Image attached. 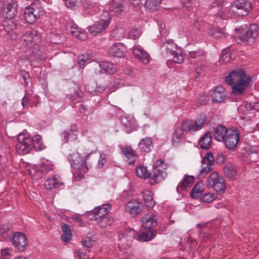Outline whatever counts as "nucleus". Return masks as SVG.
Segmentation results:
<instances>
[{
	"label": "nucleus",
	"instance_id": "obj_1",
	"mask_svg": "<svg viewBox=\"0 0 259 259\" xmlns=\"http://www.w3.org/2000/svg\"><path fill=\"white\" fill-rule=\"evenodd\" d=\"M252 81V77L247 76L241 68L232 70L225 77L226 83L232 87V93L236 96L243 94L246 88L251 84Z\"/></svg>",
	"mask_w": 259,
	"mask_h": 259
},
{
	"label": "nucleus",
	"instance_id": "obj_2",
	"mask_svg": "<svg viewBox=\"0 0 259 259\" xmlns=\"http://www.w3.org/2000/svg\"><path fill=\"white\" fill-rule=\"evenodd\" d=\"M206 121L205 115H201L194 122L193 121H184L181 127L176 128L171 140L173 146H177L181 143L184 132L198 131L202 128Z\"/></svg>",
	"mask_w": 259,
	"mask_h": 259
},
{
	"label": "nucleus",
	"instance_id": "obj_3",
	"mask_svg": "<svg viewBox=\"0 0 259 259\" xmlns=\"http://www.w3.org/2000/svg\"><path fill=\"white\" fill-rule=\"evenodd\" d=\"M160 51L163 57L168 58L166 62L167 65L171 62L181 64L184 61V58L180 47L172 39L166 40L161 45Z\"/></svg>",
	"mask_w": 259,
	"mask_h": 259
},
{
	"label": "nucleus",
	"instance_id": "obj_4",
	"mask_svg": "<svg viewBox=\"0 0 259 259\" xmlns=\"http://www.w3.org/2000/svg\"><path fill=\"white\" fill-rule=\"evenodd\" d=\"M235 36L241 41H245L251 45L254 42L259 34L257 24H252L248 27L246 24L242 25L235 29Z\"/></svg>",
	"mask_w": 259,
	"mask_h": 259
},
{
	"label": "nucleus",
	"instance_id": "obj_5",
	"mask_svg": "<svg viewBox=\"0 0 259 259\" xmlns=\"http://www.w3.org/2000/svg\"><path fill=\"white\" fill-rule=\"evenodd\" d=\"M94 151L87 154L84 157H81L78 153L70 154L68 160L72 167L76 170H80L81 172H86L89 169L88 164H90L92 161L90 160V157Z\"/></svg>",
	"mask_w": 259,
	"mask_h": 259
},
{
	"label": "nucleus",
	"instance_id": "obj_6",
	"mask_svg": "<svg viewBox=\"0 0 259 259\" xmlns=\"http://www.w3.org/2000/svg\"><path fill=\"white\" fill-rule=\"evenodd\" d=\"M44 9L40 3L33 2L25 8L24 16L28 23L32 24L44 13Z\"/></svg>",
	"mask_w": 259,
	"mask_h": 259
},
{
	"label": "nucleus",
	"instance_id": "obj_7",
	"mask_svg": "<svg viewBox=\"0 0 259 259\" xmlns=\"http://www.w3.org/2000/svg\"><path fill=\"white\" fill-rule=\"evenodd\" d=\"M18 143L16 145L17 152L20 155L27 154L32 149V138L26 135L20 134L17 137Z\"/></svg>",
	"mask_w": 259,
	"mask_h": 259
},
{
	"label": "nucleus",
	"instance_id": "obj_8",
	"mask_svg": "<svg viewBox=\"0 0 259 259\" xmlns=\"http://www.w3.org/2000/svg\"><path fill=\"white\" fill-rule=\"evenodd\" d=\"M252 4L247 0H240L234 3L230 8L231 11L238 16H245L252 11Z\"/></svg>",
	"mask_w": 259,
	"mask_h": 259
},
{
	"label": "nucleus",
	"instance_id": "obj_9",
	"mask_svg": "<svg viewBox=\"0 0 259 259\" xmlns=\"http://www.w3.org/2000/svg\"><path fill=\"white\" fill-rule=\"evenodd\" d=\"M206 186L208 188H213L218 192H224L226 189L224 178L215 171L209 176L206 181Z\"/></svg>",
	"mask_w": 259,
	"mask_h": 259
},
{
	"label": "nucleus",
	"instance_id": "obj_10",
	"mask_svg": "<svg viewBox=\"0 0 259 259\" xmlns=\"http://www.w3.org/2000/svg\"><path fill=\"white\" fill-rule=\"evenodd\" d=\"M12 244L20 251L26 250V247L28 244V241L25 234L23 233L14 232L11 238Z\"/></svg>",
	"mask_w": 259,
	"mask_h": 259
},
{
	"label": "nucleus",
	"instance_id": "obj_11",
	"mask_svg": "<svg viewBox=\"0 0 259 259\" xmlns=\"http://www.w3.org/2000/svg\"><path fill=\"white\" fill-rule=\"evenodd\" d=\"M214 163V160L212 153H206L202 160V167L200 170V174L197 176V178L200 179L201 176L204 177L208 172L210 171L213 169Z\"/></svg>",
	"mask_w": 259,
	"mask_h": 259
},
{
	"label": "nucleus",
	"instance_id": "obj_12",
	"mask_svg": "<svg viewBox=\"0 0 259 259\" xmlns=\"http://www.w3.org/2000/svg\"><path fill=\"white\" fill-rule=\"evenodd\" d=\"M240 140V135L237 130L229 132L225 140L223 141L225 147L229 150L235 151L237 144Z\"/></svg>",
	"mask_w": 259,
	"mask_h": 259
},
{
	"label": "nucleus",
	"instance_id": "obj_13",
	"mask_svg": "<svg viewBox=\"0 0 259 259\" xmlns=\"http://www.w3.org/2000/svg\"><path fill=\"white\" fill-rule=\"evenodd\" d=\"M108 16L106 19H101L100 20L96 22L92 25L88 27L89 32L94 36L97 35L102 31L105 30L109 26L111 18L108 13H106Z\"/></svg>",
	"mask_w": 259,
	"mask_h": 259
},
{
	"label": "nucleus",
	"instance_id": "obj_14",
	"mask_svg": "<svg viewBox=\"0 0 259 259\" xmlns=\"http://www.w3.org/2000/svg\"><path fill=\"white\" fill-rule=\"evenodd\" d=\"M206 52L201 48H197L188 52L187 58L192 64H197L203 61L206 57Z\"/></svg>",
	"mask_w": 259,
	"mask_h": 259
},
{
	"label": "nucleus",
	"instance_id": "obj_15",
	"mask_svg": "<svg viewBox=\"0 0 259 259\" xmlns=\"http://www.w3.org/2000/svg\"><path fill=\"white\" fill-rule=\"evenodd\" d=\"M40 33L36 30L27 31L22 37V39L29 47L37 45L41 41Z\"/></svg>",
	"mask_w": 259,
	"mask_h": 259
},
{
	"label": "nucleus",
	"instance_id": "obj_16",
	"mask_svg": "<svg viewBox=\"0 0 259 259\" xmlns=\"http://www.w3.org/2000/svg\"><path fill=\"white\" fill-rule=\"evenodd\" d=\"M143 208V204L137 199L128 201L125 206V210L134 218L139 215Z\"/></svg>",
	"mask_w": 259,
	"mask_h": 259
},
{
	"label": "nucleus",
	"instance_id": "obj_17",
	"mask_svg": "<svg viewBox=\"0 0 259 259\" xmlns=\"http://www.w3.org/2000/svg\"><path fill=\"white\" fill-rule=\"evenodd\" d=\"M157 215L152 212L145 214L141 219L143 227L147 229H151L158 225Z\"/></svg>",
	"mask_w": 259,
	"mask_h": 259
},
{
	"label": "nucleus",
	"instance_id": "obj_18",
	"mask_svg": "<svg viewBox=\"0 0 259 259\" xmlns=\"http://www.w3.org/2000/svg\"><path fill=\"white\" fill-rule=\"evenodd\" d=\"M121 154L124 156L126 159L125 161L129 165L134 164L136 157L137 156L136 150L130 145H126L121 147Z\"/></svg>",
	"mask_w": 259,
	"mask_h": 259
},
{
	"label": "nucleus",
	"instance_id": "obj_19",
	"mask_svg": "<svg viewBox=\"0 0 259 259\" xmlns=\"http://www.w3.org/2000/svg\"><path fill=\"white\" fill-rule=\"evenodd\" d=\"M210 94L213 103H221L227 98L226 90L222 86H218L212 89Z\"/></svg>",
	"mask_w": 259,
	"mask_h": 259
},
{
	"label": "nucleus",
	"instance_id": "obj_20",
	"mask_svg": "<svg viewBox=\"0 0 259 259\" xmlns=\"http://www.w3.org/2000/svg\"><path fill=\"white\" fill-rule=\"evenodd\" d=\"M166 169H152L150 175V183L154 185L163 181L166 177Z\"/></svg>",
	"mask_w": 259,
	"mask_h": 259
},
{
	"label": "nucleus",
	"instance_id": "obj_21",
	"mask_svg": "<svg viewBox=\"0 0 259 259\" xmlns=\"http://www.w3.org/2000/svg\"><path fill=\"white\" fill-rule=\"evenodd\" d=\"M110 3L109 6V11L114 15H118L123 12V0H109Z\"/></svg>",
	"mask_w": 259,
	"mask_h": 259
},
{
	"label": "nucleus",
	"instance_id": "obj_22",
	"mask_svg": "<svg viewBox=\"0 0 259 259\" xmlns=\"http://www.w3.org/2000/svg\"><path fill=\"white\" fill-rule=\"evenodd\" d=\"M111 206L109 204H106L101 206H97L92 210V213L94 215L95 220H98L104 218L109 212Z\"/></svg>",
	"mask_w": 259,
	"mask_h": 259
},
{
	"label": "nucleus",
	"instance_id": "obj_23",
	"mask_svg": "<svg viewBox=\"0 0 259 259\" xmlns=\"http://www.w3.org/2000/svg\"><path fill=\"white\" fill-rule=\"evenodd\" d=\"M156 235V231L154 229H147L137 233L138 240L141 242H148L153 239Z\"/></svg>",
	"mask_w": 259,
	"mask_h": 259
},
{
	"label": "nucleus",
	"instance_id": "obj_24",
	"mask_svg": "<svg viewBox=\"0 0 259 259\" xmlns=\"http://www.w3.org/2000/svg\"><path fill=\"white\" fill-rule=\"evenodd\" d=\"M231 130H229L224 125H219L214 130L213 134L214 138L219 142H223V141L225 140L229 132H231Z\"/></svg>",
	"mask_w": 259,
	"mask_h": 259
},
{
	"label": "nucleus",
	"instance_id": "obj_25",
	"mask_svg": "<svg viewBox=\"0 0 259 259\" xmlns=\"http://www.w3.org/2000/svg\"><path fill=\"white\" fill-rule=\"evenodd\" d=\"M100 74H112L116 71V68L114 64L111 62L105 61L99 64Z\"/></svg>",
	"mask_w": 259,
	"mask_h": 259
},
{
	"label": "nucleus",
	"instance_id": "obj_26",
	"mask_svg": "<svg viewBox=\"0 0 259 259\" xmlns=\"http://www.w3.org/2000/svg\"><path fill=\"white\" fill-rule=\"evenodd\" d=\"M18 5L15 1H11L6 4L5 13L6 19L14 18L17 14Z\"/></svg>",
	"mask_w": 259,
	"mask_h": 259
},
{
	"label": "nucleus",
	"instance_id": "obj_27",
	"mask_svg": "<svg viewBox=\"0 0 259 259\" xmlns=\"http://www.w3.org/2000/svg\"><path fill=\"white\" fill-rule=\"evenodd\" d=\"M84 13L90 15L94 14L99 10V5L96 0H87L84 5Z\"/></svg>",
	"mask_w": 259,
	"mask_h": 259
},
{
	"label": "nucleus",
	"instance_id": "obj_28",
	"mask_svg": "<svg viewBox=\"0 0 259 259\" xmlns=\"http://www.w3.org/2000/svg\"><path fill=\"white\" fill-rule=\"evenodd\" d=\"M194 181V176L185 175L177 187V191L179 192V189L185 190L188 188L191 187Z\"/></svg>",
	"mask_w": 259,
	"mask_h": 259
},
{
	"label": "nucleus",
	"instance_id": "obj_29",
	"mask_svg": "<svg viewBox=\"0 0 259 259\" xmlns=\"http://www.w3.org/2000/svg\"><path fill=\"white\" fill-rule=\"evenodd\" d=\"M153 146L152 140L149 137H146L142 139L138 145V148L142 153L149 152Z\"/></svg>",
	"mask_w": 259,
	"mask_h": 259
},
{
	"label": "nucleus",
	"instance_id": "obj_30",
	"mask_svg": "<svg viewBox=\"0 0 259 259\" xmlns=\"http://www.w3.org/2000/svg\"><path fill=\"white\" fill-rule=\"evenodd\" d=\"M212 141V133L210 132L205 133L199 141L200 147L205 150L210 148Z\"/></svg>",
	"mask_w": 259,
	"mask_h": 259
},
{
	"label": "nucleus",
	"instance_id": "obj_31",
	"mask_svg": "<svg viewBox=\"0 0 259 259\" xmlns=\"http://www.w3.org/2000/svg\"><path fill=\"white\" fill-rule=\"evenodd\" d=\"M70 32L73 36L81 40H85L88 37L87 32L76 24L72 25Z\"/></svg>",
	"mask_w": 259,
	"mask_h": 259
},
{
	"label": "nucleus",
	"instance_id": "obj_32",
	"mask_svg": "<svg viewBox=\"0 0 259 259\" xmlns=\"http://www.w3.org/2000/svg\"><path fill=\"white\" fill-rule=\"evenodd\" d=\"M124 48L121 43H115L110 49V53L115 57L121 58L124 56Z\"/></svg>",
	"mask_w": 259,
	"mask_h": 259
},
{
	"label": "nucleus",
	"instance_id": "obj_33",
	"mask_svg": "<svg viewBox=\"0 0 259 259\" xmlns=\"http://www.w3.org/2000/svg\"><path fill=\"white\" fill-rule=\"evenodd\" d=\"M63 185V183L60 182L55 176L52 178L48 179L44 184V186L47 190H52L57 188L60 185Z\"/></svg>",
	"mask_w": 259,
	"mask_h": 259
},
{
	"label": "nucleus",
	"instance_id": "obj_34",
	"mask_svg": "<svg viewBox=\"0 0 259 259\" xmlns=\"http://www.w3.org/2000/svg\"><path fill=\"white\" fill-rule=\"evenodd\" d=\"M143 197L146 207L152 208L154 206L155 202L153 200L152 191L147 190L143 191Z\"/></svg>",
	"mask_w": 259,
	"mask_h": 259
},
{
	"label": "nucleus",
	"instance_id": "obj_35",
	"mask_svg": "<svg viewBox=\"0 0 259 259\" xmlns=\"http://www.w3.org/2000/svg\"><path fill=\"white\" fill-rule=\"evenodd\" d=\"M32 148L36 151L42 150L46 148V146L41 141V137L40 136L37 135L33 138H32Z\"/></svg>",
	"mask_w": 259,
	"mask_h": 259
},
{
	"label": "nucleus",
	"instance_id": "obj_36",
	"mask_svg": "<svg viewBox=\"0 0 259 259\" xmlns=\"http://www.w3.org/2000/svg\"><path fill=\"white\" fill-rule=\"evenodd\" d=\"M203 181L200 180L197 183L195 186L192 188L190 193V197L193 199H198L200 195H201L202 190L201 186L202 185Z\"/></svg>",
	"mask_w": 259,
	"mask_h": 259
},
{
	"label": "nucleus",
	"instance_id": "obj_37",
	"mask_svg": "<svg viewBox=\"0 0 259 259\" xmlns=\"http://www.w3.org/2000/svg\"><path fill=\"white\" fill-rule=\"evenodd\" d=\"M114 222L113 218L110 217H104L97 220L98 225L102 228H107L110 227Z\"/></svg>",
	"mask_w": 259,
	"mask_h": 259
},
{
	"label": "nucleus",
	"instance_id": "obj_38",
	"mask_svg": "<svg viewBox=\"0 0 259 259\" xmlns=\"http://www.w3.org/2000/svg\"><path fill=\"white\" fill-rule=\"evenodd\" d=\"M224 174L229 180H234L236 176V171L232 166H225L224 168Z\"/></svg>",
	"mask_w": 259,
	"mask_h": 259
},
{
	"label": "nucleus",
	"instance_id": "obj_39",
	"mask_svg": "<svg viewBox=\"0 0 259 259\" xmlns=\"http://www.w3.org/2000/svg\"><path fill=\"white\" fill-rule=\"evenodd\" d=\"M161 2V0H146L145 7L149 10L155 11L159 8Z\"/></svg>",
	"mask_w": 259,
	"mask_h": 259
},
{
	"label": "nucleus",
	"instance_id": "obj_40",
	"mask_svg": "<svg viewBox=\"0 0 259 259\" xmlns=\"http://www.w3.org/2000/svg\"><path fill=\"white\" fill-rule=\"evenodd\" d=\"M5 23V26L7 27V29L10 31L16 29L19 24V21L14 18L12 19H6Z\"/></svg>",
	"mask_w": 259,
	"mask_h": 259
},
{
	"label": "nucleus",
	"instance_id": "obj_41",
	"mask_svg": "<svg viewBox=\"0 0 259 259\" xmlns=\"http://www.w3.org/2000/svg\"><path fill=\"white\" fill-rule=\"evenodd\" d=\"M136 174L139 177L147 179L150 177L151 172L145 166H140L137 167Z\"/></svg>",
	"mask_w": 259,
	"mask_h": 259
},
{
	"label": "nucleus",
	"instance_id": "obj_42",
	"mask_svg": "<svg viewBox=\"0 0 259 259\" xmlns=\"http://www.w3.org/2000/svg\"><path fill=\"white\" fill-rule=\"evenodd\" d=\"M233 59V54L227 50H224L222 52V55L220 62L223 64H227Z\"/></svg>",
	"mask_w": 259,
	"mask_h": 259
},
{
	"label": "nucleus",
	"instance_id": "obj_43",
	"mask_svg": "<svg viewBox=\"0 0 259 259\" xmlns=\"http://www.w3.org/2000/svg\"><path fill=\"white\" fill-rule=\"evenodd\" d=\"M50 41L54 44H61L64 40V36L60 34H52L49 37Z\"/></svg>",
	"mask_w": 259,
	"mask_h": 259
},
{
	"label": "nucleus",
	"instance_id": "obj_44",
	"mask_svg": "<svg viewBox=\"0 0 259 259\" xmlns=\"http://www.w3.org/2000/svg\"><path fill=\"white\" fill-rule=\"evenodd\" d=\"M65 3L67 7L75 9L81 5V0H65Z\"/></svg>",
	"mask_w": 259,
	"mask_h": 259
},
{
	"label": "nucleus",
	"instance_id": "obj_45",
	"mask_svg": "<svg viewBox=\"0 0 259 259\" xmlns=\"http://www.w3.org/2000/svg\"><path fill=\"white\" fill-rule=\"evenodd\" d=\"M53 169L52 165L50 164H46L45 163L40 164L37 167L38 171L42 174H46L49 171L52 170Z\"/></svg>",
	"mask_w": 259,
	"mask_h": 259
},
{
	"label": "nucleus",
	"instance_id": "obj_46",
	"mask_svg": "<svg viewBox=\"0 0 259 259\" xmlns=\"http://www.w3.org/2000/svg\"><path fill=\"white\" fill-rule=\"evenodd\" d=\"M90 56L89 54L79 55L78 57L77 64L80 68H83L85 62L89 60Z\"/></svg>",
	"mask_w": 259,
	"mask_h": 259
},
{
	"label": "nucleus",
	"instance_id": "obj_47",
	"mask_svg": "<svg viewBox=\"0 0 259 259\" xmlns=\"http://www.w3.org/2000/svg\"><path fill=\"white\" fill-rule=\"evenodd\" d=\"M215 197L214 194H212L210 193L204 194L202 196H201V200L206 203H210L214 199Z\"/></svg>",
	"mask_w": 259,
	"mask_h": 259
},
{
	"label": "nucleus",
	"instance_id": "obj_48",
	"mask_svg": "<svg viewBox=\"0 0 259 259\" xmlns=\"http://www.w3.org/2000/svg\"><path fill=\"white\" fill-rule=\"evenodd\" d=\"M129 37L130 38L133 39H138L141 35L140 30L137 28H133L132 30L129 32Z\"/></svg>",
	"mask_w": 259,
	"mask_h": 259
},
{
	"label": "nucleus",
	"instance_id": "obj_49",
	"mask_svg": "<svg viewBox=\"0 0 259 259\" xmlns=\"http://www.w3.org/2000/svg\"><path fill=\"white\" fill-rule=\"evenodd\" d=\"M106 161V155L104 153H100V158L98 162V168H102Z\"/></svg>",
	"mask_w": 259,
	"mask_h": 259
},
{
	"label": "nucleus",
	"instance_id": "obj_50",
	"mask_svg": "<svg viewBox=\"0 0 259 259\" xmlns=\"http://www.w3.org/2000/svg\"><path fill=\"white\" fill-rule=\"evenodd\" d=\"M123 31L121 29H116L112 31V35L117 39H120L123 37Z\"/></svg>",
	"mask_w": 259,
	"mask_h": 259
},
{
	"label": "nucleus",
	"instance_id": "obj_51",
	"mask_svg": "<svg viewBox=\"0 0 259 259\" xmlns=\"http://www.w3.org/2000/svg\"><path fill=\"white\" fill-rule=\"evenodd\" d=\"M199 236L200 239L204 242H207L211 238V235L209 233L201 231L199 232Z\"/></svg>",
	"mask_w": 259,
	"mask_h": 259
},
{
	"label": "nucleus",
	"instance_id": "obj_52",
	"mask_svg": "<svg viewBox=\"0 0 259 259\" xmlns=\"http://www.w3.org/2000/svg\"><path fill=\"white\" fill-rule=\"evenodd\" d=\"M122 123L123 125L126 128L128 132H131L133 128V124L132 122L129 121L126 118H123L122 119Z\"/></svg>",
	"mask_w": 259,
	"mask_h": 259
},
{
	"label": "nucleus",
	"instance_id": "obj_53",
	"mask_svg": "<svg viewBox=\"0 0 259 259\" xmlns=\"http://www.w3.org/2000/svg\"><path fill=\"white\" fill-rule=\"evenodd\" d=\"M149 58L150 56L149 54L143 50L141 53V55L140 57L139 58V59L141 60V61L143 62L144 63L146 64L148 63Z\"/></svg>",
	"mask_w": 259,
	"mask_h": 259
},
{
	"label": "nucleus",
	"instance_id": "obj_54",
	"mask_svg": "<svg viewBox=\"0 0 259 259\" xmlns=\"http://www.w3.org/2000/svg\"><path fill=\"white\" fill-rule=\"evenodd\" d=\"M10 227L8 224H3L0 226V234L4 236L10 230Z\"/></svg>",
	"mask_w": 259,
	"mask_h": 259
},
{
	"label": "nucleus",
	"instance_id": "obj_55",
	"mask_svg": "<svg viewBox=\"0 0 259 259\" xmlns=\"http://www.w3.org/2000/svg\"><path fill=\"white\" fill-rule=\"evenodd\" d=\"M209 101V97L205 94L199 95L198 101L201 105H205Z\"/></svg>",
	"mask_w": 259,
	"mask_h": 259
},
{
	"label": "nucleus",
	"instance_id": "obj_56",
	"mask_svg": "<svg viewBox=\"0 0 259 259\" xmlns=\"http://www.w3.org/2000/svg\"><path fill=\"white\" fill-rule=\"evenodd\" d=\"M164 161L161 159L157 160L153 165V169H166L163 165Z\"/></svg>",
	"mask_w": 259,
	"mask_h": 259
},
{
	"label": "nucleus",
	"instance_id": "obj_57",
	"mask_svg": "<svg viewBox=\"0 0 259 259\" xmlns=\"http://www.w3.org/2000/svg\"><path fill=\"white\" fill-rule=\"evenodd\" d=\"M247 107L250 110H255L259 111V103L258 102H250L247 104Z\"/></svg>",
	"mask_w": 259,
	"mask_h": 259
},
{
	"label": "nucleus",
	"instance_id": "obj_58",
	"mask_svg": "<svg viewBox=\"0 0 259 259\" xmlns=\"http://www.w3.org/2000/svg\"><path fill=\"white\" fill-rule=\"evenodd\" d=\"M225 157L221 153H218L215 157V161L218 164H222L225 162Z\"/></svg>",
	"mask_w": 259,
	"mask_h": 259
},
{
	"label": "nucleus",
	"instance_id": "obj_59",
	"mask_svg": "<svg viewBox=\"0 0 259 259\" xmlns=\"http://www.w3.org/2000/svg\"><path fill=\"white\" fill-rule=\"evenodd\" d=\"M206 68V67L204 66H199L197 67V68L196 69V72L197 75H196L195 77L197 78L199 76H200L201 75H203L204 74V72Z\"/></svg>",
	"mask_w": 259,
	"mask_h": 259
},
{
	"label": "nucleus",
	"instance_id": "obj_60",
	"mask_svg": "<svg viewBox=\"0 0 259 259\" xmlns=\"http://www.w3.org/2000/svg\"><path fill=\"white\" fill-rule=\"evenodd\" d=\"M20 74L21 76L25 80V82L26 85H28V82L26 80L30 77V75L27 71H26L24 70H22L20 72Z\"/></svg>",
	"mask_w": 259,
	"mask_h": 259
},
{
	"label": "nucleus",
	"instance_id": "obj_61",
	"mask_svg": "<svg viewBox=\"0 0 259 259\" xmlns=\"http://www.w3.org/2000/svg\"><path fill=\"white\" fill-rule=\"evenodd\" d=\"M70 133L69 132L64 131L62 134L61 136L63 138L62 140L64 142V143H66L68 142L69 139V137L70 136Z\"/></svg>",
	"mask_w": 259,
	"mask_h": 259
},
{
	"label": "nucleus",
	"instance_id": "obj_62",
	"mask_svg": "<svg viewBox=\"0 0 259 259\" xmlns=\"http://www.w3.org/2000/svg\"><path fill=\"white\" fill-rule=\"evenodd\" d=\"M61 238L65 242H68L72 239L71 233H64L61 236Z\"/></svg>",
	"mask_w": 259,
	"mask_h": 259
},
{
	"label": "nucleus",
	"instance_id": "obj_63",
	"mask_svg": "<svg viewBox=\"0 0 259 259\" xmlns=\"http://www.w3.org/2000/svg\"><path fill=\"white\" fill-rule=\"evenodd\" d=\"M32 54L34 56L33 60H42L45 59V57L42 55H38L37 50H34L32 52Z\"/></svg>",
	"mask_w": 259,
	"mask_h": 259
},
{
	"label": "nucleus",
	"instance_id": "obj_64",
	"mask_svg": "<svg viewBox=\"0 0 259 259\" xmlns=\"http://www.w3.org/2000/svg\"><path fill=\"white\" fill-rule=\"evenodd\" d=\"M81 243L83 247L87 249L91 248L93 245L92 241L91 240L87 241L82 240Z\"/></svg>",
	"mask_w": 259,
	"mask_h": 259
}]
</instances>
